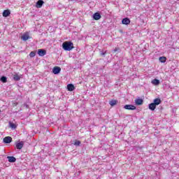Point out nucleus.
<instances>
[{"mask_svg": "<svg viewBox=\"0 0 179 179\" xmlns=\"http://www.w3.org/2000/svg\"><path fill=\"white\" fill-rule=\"evenodd\" d=\"M62 48L64 51H72L73 50V43L72 41H65L62 43Z\"/></svg>", "mask_w": 179, "mask_h": 179, "instance_id": "obj_1", "label": "nucleus"}, {"mask_svg": "<svg viewBox=\"0 0 179 179\" xmlns=\"http://www.w3.org/2000/svg\"><path fill=\"white\" fill-rule=\"evenodd\" d=\"M7 159L9 163H15L16 162V158L13 156H8Z\"/></svg>", "mask_w": 179, "mask_h": 179, "instance_id": "obj_13", "label": "nucleus"}, {"mask_svg": "<svg viewBox=\"0 0 179 179\" xmlns=\"http://www.w3.org/2000/svg\"><path fill=\"white\" fill-rule=\"evenodd\" d=\"M3 143H10L12 142V137L6 136L3 139Z\"/></svg>", "mask_w": 179, "mask_h": 179, "instance_id": "obj_7", "label": "nucleus"}, {"mask_svg": "<svg viewBox=\"0 0 179 179\" xmlns=\"http://www.w3.org/2000/svg\"><path fill=\"white\" fill-rule=\"evenodd\" d=\"M156 107L157 106L153 102L148 105V108L151 111H155V110H156Z\"/></svg>", "mask_w": 179, "mask_h": 179, "instance_id": "obj_9", "label": "nucleus"}, {"mask_svg": "<svg viewBox=\"0 0 179 179\" xmlns=\"http://www.w3.org/2000/svg\"><path fill=\"white\" fill-rule=\"evenodd\" d=\"M123 24H126V26H128V24H129V23H123Z\"/></svg>", "mask_w": 179, "mask_h": 179, "instance_id": "obj_28", "label": "nucleus"}, {"mask_svg": "<svg viewBox=\"0 0 179 179\" xmlns=\"http://www.w3.org/2000/svg\"><path fill=\"white\" fill-rule=\"evenodd\" d=\"M10 15V10H5L3 12V17H8Z\"/></svg>", "mask_w": 179, "mask_h": 179, "instance_id": "obj_14", "label": "nucleus"}, {"mask_svg": "<svg viewBox=\"0 0 179 179\" xmlns=\"http://www.w3.org/2000/svg\"><path fill=\"white\" fill-rule=\"evenodd\" d=\"M67 90L69 92H73V90H75V85H73V84L67 85Z\"/></svg>", "mask_w": 179, "mask_h": 179, "instance_id": "obj_10", "label": "nucleus"}, {"mask_svg": "<svg viewBox=\"0 0 179 179\" xmlns=\"http://www.w3.org/2000/svg\"><path fill=\"white\" fill-rule=\"evenodd\" d=\"M93 17L94 20H99L101 17V15H100V13H96L94 14Z\"/></svg>", "mask_w": 179, "mask_h": 179, "instance_id": "obj_17", "label": "nucleus"}, {"mask_svg": "<svg viewBox=\"0 0 179 179\" xmlns=\"http://www.w3.org/2000/svg\"><path fill=\"white\" fill-rule=\"evenodd\" d=\"M9 125L12 129H16V124L13 122H9Z\"/></svg>", "mask_w": 179, "mask_h": 179, "instance_id": "obj_23", "label": "nucleus"}, {"mask_svg": "<svg viewBox=\"0 0 179 179\" xmlns=\"http://www.w3.org/2000/svg\"><path fill=\"white\" fill-rule=\"evenodd\" d=\"M119 32L120 33H124V31H122V29H119Z\"/></svg>", "mask_w": 179, "mask_h": 179, "instance_id": "obj_27", "label": "nucleus"}, {"mask_svg": "<svg viewBox=\"0 0 179 179\" xmlns=\"http://www.w3.org/2000/svg\"><path fill=\"white\" fill-rule=\"evenodd\" d=\"M122 23H131V20L128 17H126L122 20Z\"/></svg>", "mask_w": 179, "mask_h": 179, "instance_id": "obj_22", "label": "nucleus"}, {"mask_svg": "<svg viewBox=\"0 0 179 179\" xmlns=\"http://www.w3.org/2000/svg\"><path fill=\"white\" fill-rule=\"evenodd\" d=\"M151 83L154 85V86H159V85H160V80L155 78L151 81Z\"/></svg>", "mask_w": 179, "mask_h": 179, "instance_id": "obj_12", "label": "nucleus"}, {"mask_svg": "<svg viewBox=\"0 0 179 179\" xmlns=\"http://www.w3.org/2000/svg\"><path fill=\"white\" fill-rule=\"evenodd\" d=\"M113 52L115 54V52H121V49L120 48H115L113 50Z\"/></svg>", "mask_w": 179, "mask_h": 179, "instance_id": "obj_24", "label": "nucleus"}, {"mask_svg": "<svg viewBox=\"0 0 179 179\" xmlns=\"http://www.w3.org/2000/svg\"><path fill=\"white\" fill-rule=\"evenodd\" d=\"M0 113H1V110H0Z\"/></svg>", "mask_w": 179, "mask_h": 179, "instance_id": "obj_29", "label": "nucleus"}, {"mask_svg": "<svg viewBox=\"0 0 179 179\" xmlns=\"http://www.w3.org/2000/svg\"><path fill=\"white\" fill-rule=\"evenodd\" d=\"M47 54V50L44 49H38V55L39 57H44V55H46Z\"/></svg>", "mask_w": 179, "mask_h": 179, "instance_id": "obj_3", "label": "nucleus"}, {"mask_svg": "<svg viewBox=\"0 0 179 179\" xmlns=\"http://www.w3.org/2000/svg\"><path fill=\"white\" fill-rule=\"evenodd\" d=\"M0 80L2 82V83H6V82H8V78H6L5 76H3L1 77Z\"/></svg>", "mask_w": 179, "mask_h": 179, "instance_id": "obj_19", "label": "nucleus"}, {"mask_svg": "<svg viewBox=\"0 0 179 179\" xmlns=\"http://www.w3.org/2000/svg\"><path fill=\"white\" fill-rule=\"evenodd\" d=\"M43 5H44V1L43 0H38L37 2H36V8H42L43 7Z\"/></svg>", "mask_w": 179, "mask_h": 179, "instance_id": "obj_8", "label": "nucleus"}, {"mask_svg": "<svg viewBox=\"0 0 179 179\" xmlns=\"http://www.w3.org/2000/svg\"><path fill=\"white\" fill-rule=\"evenodd\" d=\"M13 80L15 82H19V80H20V76H19L17 73L14 74Z\"/></svg>", "mask_w": 179, "mask_h": 179, "instance_id": "obj_16", "label": "nucleus"}, {"mask_svg": "<svg viewBox=\"0 0 179 179\" xmlns=\"http://www.w3.org/2000/svg\"><path fill=\"white\" fill-rule=\"evenodd\" d=\"M117 103H118V101L115 99H112L110 101H109V104L110 106H111V107H114V106H117Z\"/></svg>", "mask_w": 179, "mask_h": 179, "instance_id": "obj_15", "label": "nucleus"}, {"mask_svg": "<svg viewBox=\"0 0 179 179\" xmlns=\"http://www.w3.org/2000/svg\"><path fill=\"white\" fill-rule=\"evenodd\" d=\"M74 145L76 146H79L80 145V141H76L75 143H74Z\"/></svg>", "mask_w": 179, "mask_h": 179, "instance_id": "obj_26", "label": "nucleus"}, {"mask_svg": "<svg viewBox=\"0 0 179 179\" xmlns=\"http://www.w3.org/2000/svg\"><path fill=\"white\" fill-rule=\"evenodd\" d=\"M61 72V67L59 66H55L52 69V73L54 75H58V73H60Z\"/></svg>", "mask_w": 179, "mask_h": 179, "instance_id": "obj_4", "label": "nucleus"}, {"mask_svg": "<svg viewBox=\"0 0 179 179\" xmlns=\"http://www.w3.org/2000/svg\"><path fill=\"white\" fill-rule=\"evenodd\" d=\"M124 108L125 110H136V106H134V105H125L124 106Z\"/></svg>", "mask_w": 179, "mask_h": 179, "instance_id": "obj_6", "label": "nucleus"}, {"mask_svg": "<svg viewBox=\"0 0 179 179\" xmlns=\"http://www.w3.org/2000/svg\"><path fill=\"white\" fill-rule=\"evenodd\" d=\"M29 57H30L31 58H34V57H36V52H34V51L31 52L29 53Z\"/></svg>", "mask_w": 179, "mask_h": 179, "instance_id": "obj_25", "label": "nucleus"}, {"mask_svg": "<svg viewBox=\"0 0 179 179\" xmlns=\"http://www.w3.org/2000/svg\"><path fill=\"white\" fill-rule=\"evenodd\" d=\"M29 38H30V36L27 34H24L22 36V39L23 40V41H27V40H29Z\"/></svg>", "mask_w": 179, "mask_h": 179, "instance_id": "obj_18", "label": "nucleus"}, {"mask_svg": "<svg viewBox=\"0 0 179 179\" xmlns=\"http://www.w3.org/2000/svg\"><path fill=\"white\" fill-rule=\"evenodd\" d=\"M152 103L157 106L159 104H162V99H160V98H156L153 100Z\"/></svg>", "mask_w": 179, "mask_h": 179, "instance_id": "obj_11", "label": "nucleus"}, {"mask_svg": "<svg viewBox=\"0 0 179 179\" xmlns=\"http://www.w3.org/2000/svg\"><path fill=\"white\" fill-rule=\"evenodd\" d=\"M166 60H167V58H166V57H159V62H161L162 64H164V62H166Z\"/></svg>", "mask_w": 179, "mask_h": 179, "instance_id": "obj_21", "label": "nucleus"}, {"mask_svg": "<svg viewBox=\"0 0 179 179\" xmlns=\"http://www.w3.org/2000/svg\"><path fill=\"white\" fill-rule=\"evenodd\" d=\"M23 146H24V143H23V141L21 142H16L15 143V147L17 149H18V150H20L23 148Z\"/></svg>", "mask_w": 179, "mask_h": 179, "instance_id": "obj_2", "label": "nucleus"}, {"mask_svg": "<svg viewBox=\"0 0 179 179\" xmlns=\"http://www.w3.org/2000/svg\"><path fill=\"white\" fill-rule=\"evenodd\" d=\"M134 103L136 106H142V104H143V99L141 98L136 99Z\"/></svg>", "mask_w": 179, "mask_h": 179, "instance_id": "obj_5", "label": "nucleus"}, {"mask_svg": "<svg viewBox=\"0 0 179 179\" xmlns=\"http://www.w3.org/2000/svg\"><path fill=\"white\" fill-rule=\"evenodd\" d=\"M99 52H100L101 57H106V54H107V50L104 51V50H100Z\"/></svg>", "mask_w": 179, "mask_h": 179, "instance_id": "obj_20", "label": "nucleus"}]
</instances>
